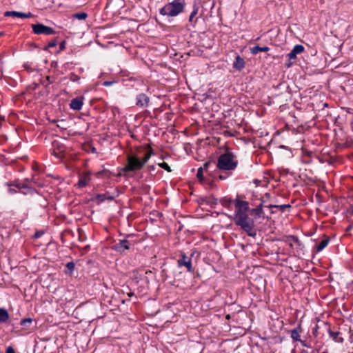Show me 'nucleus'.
<instances>
[{"label":"nucleus","mask_w":353,"mask_h":353,"mask_svg":"<svg viewBox=\"0 0 353 353\" xmlns=\"http://www.w3.org/2000/svg\"><path fill=\"white\" fill-rule=\"evenodd\" d=\"M238 164L234 155L230 152H226L219 156L216 166L223 170H233Z\"/></svg>","instance_id":"3"},{"label":"nucleus","mask_w":353,"mask_h":353,"mask_svg":"<svg viewBox=\"0 0 353 353\" xmlns=\"http://www.w3.org/2000/svg\"><path fill=\"white\" fill-rule=\"evenodd\" d=\"M57 45V42L56 41H52V42H50L48 45V48H53L54 46H56Z\"/></svg>","instance_id":"36"},{"label":"nucleus","mask_w":353,"mask_h":353,"mask_svg":"<svg viewBox=\"0 0 353 353\" xmlns=\"http://www.w3.org/2000/svg\"><path fill=\"white\" fill-rule=\"evenodd\" d=\"M234 221L236 225L240 226L249 236H254L256 235V232H253L254 221L249 218L248 214L240 217L234 218Z\"/></svg>","instance_id":"4"},{"label":"nucleus","mask_w":353,"mask_h":353,"mask_svg":"<svg viewBox=\"0 0 353 353\" xmlns=\"http://www.w3.org/2000/svg\"><path fill=\"white\" fill-rule=\"evenodd\" d=\"M35 236H36V237H39V236H40V234L37 233V234H35Z\"/></svg>","instance_id":"41"},{"label":"nucleus","mask_w":353,"mask_h":353,"mask_svg":"<svg viewBox=\"0 0 353 353\" xmlns=\"http://www.w3.org/2000/svg\"><path fill=\"white\" fill-rule=\"evenodd\" d=\"M234 205L236 209L234 218L240 217L248 214L247 212L249 210V203L248 201L236 198L234 199Z\"/></svg>","instance_id":"5"},{"label":"nucleus","mask_w":353,"mask_h":353,"mask_svg":"<svg viewBox=\"0 0 353 353\" xmlns=\"http://www.w3.org/2000/svg\"><path fill=\"white\" fill-rule=\"evenodd\" d=\"M9 319V314L6 310L0 308V323H5Z\"/></svg>","instance_id":"22"},{"label":"nucleus","mask_w":353,"mask_h":353,"mask_svg":"<svg viewBox=\"0 0 353 353\" xmlns=\"http://www.w3.org/2000/svg\"><path fill=\"white\" fill-rule=\"evenodd\" d=\"M66 267L70 272H72L74 268V264L73 262H69L66 264Z\"/></svg>","instance_id":"33"},{"label":"nucleus","mask_w":353,"mask_h":353,"mask_svg":"<svg viewBox=\"0 0 353 353\" xmlns=\"http://www.w3.org/2000/svg\"><path fill=\"white\" fill-rule=\"evenodd\" d=\"M304 49L305 48L302 45L297 44L294 46L293 49L288 54V57L290 59H295L296 58V55L303 52Z\"/></svg>","instance_id":"15"},{"label":"nucleus","mask_w":353,"mask_h":353,"mask_svg":"<svg viewBox=\"0 0 353 353\" xmlns=\"http://www.w3.org/2000/svg\"><path fill=\"white\" fill-rule=\"evenodd\" d=\"M299 328L300 326H299L297 328L291 330V338L294 341H300L303 345L307 346L304 341H302L300 339V331L299 330Z\"/></svg>","instance_id":"16"},{"label":"nucleus","mask_w":353,"mask_h":353,"mask_svg":"<svg viewBox=\"0 0 353 353\" xmlns=\"http://www.w3.org/2000/svg\"><path fill=\"white\" fill-rule=\"evenodd\" d=\"M32 30L34 34H54L55 31L53 28L44 26L41 23L32 25Z\"/></svg>","instance_id":"6"},{"label":"nucleus","mask_w":353,"mask_h":353,"mask_svg":"<svg viewBox=\"0 0 353 353\" xmlns=\"http://www.w3.org/2000/svg\"><path fill=\"white\" fill-rule=\"evenodd\" d=\"M61 124L57 125V127H61Z\"/></svg>","instance_id":"45"},{"label":"nucleus","mask_w":353,"mask_h":353,"mask_svg":"<svg viewBox=\"0 0 353 353\" xmlns=\"http://www.w3.org/2000/svg\"><path fill=\"white\" fill-rule=\"evenodd\" d=\"M74 17L79 20H85L88 17V14L85 12H78L74 14Z\"/></svg>","instance_id":"25"},{"label":"nucleus","mask_w":353,"mask_h":353,"mask_svg":"<svg viewBox=\"0 0 353 353\" xmlns=\"http://www.w3.org/2000/svg\"><path fill=\"white\" fill-rule=\"evenodd\" d=\"M302 353H307L306 351H303Z\"/></svg>","instance_id":"44"},{"label":"nucleus","mask_w":353,"mask_h":353,"mask_svg":"<svg viewBox=\"0 0 353 353\" xmlns=\"http://www.w3.org/2000/svg\"><path fill=\"white\" fill-rule=\"evenodd\" d=\"M245 66V61L243 58H241L239 55L236 56V60L233 63V67L238 70H241Z\"/></svg>","instance_id":"17"},{"label":"nucleus","mask_w":353,"mask_h":353,"mask_svg":"<svg viewBox=\"0 0 353 353\" xmlns=\"http://www.w3.org/2000/svg\"><path fill=\"white\" fill-rule=\"evenodd\" d=\"M149 101V97L145 94H140L137 97V105L141 108L147 107Z\"/></svg>","instance_id":"13"},{"label":"nucleus","mask_w":353,"mask_h":353,"mask_svg":"<svg viewBox=\"0 0 353 353\" xmlns=\"http://www.w3.org/2000/svg\"><path fill=\"white\" fill-rule=\"evenodd\" d=\"M330 242V239L328 237H325L323 240L321 241V242L316 245V252H321L322 251L327 245H328Z\"/></svg>","instance_id":"19"},{"label":"nucleus","mask_w":353,"mask_h":353,"mask_svg":"<svg viewBox=\"0 0 353 353\" xmlns=\"http://www.w3.org/2000/svg\"><path fill=\"white\" fill-rule=\"evenodd\" d=\"M159 165L165 170L166 171L168 172H171V169H170V167L168 165V163H165V162H163V163H159Z\"/></svg>","instance_id":"29"},{"label":"nucleus","mask_w":353,"mask_h":353,"mask_svg":"<svg viewBox=\"0 0 353 353\" xmlns=\"http://www.w3.org/2000/svg\"><path fill=\"white\" fill-rule=\"evenodd\" d=\"M131 243L126 239L121 240L119 242L114 245V248L116 251L123 252L125 250H129Z\"/></svg>","instance_id":"10"},{"label":"nucleus","mask_w":353,"mask_h":353,"mask_svg":"<svg viewBox=\"0 0 353 353\" xmlns=\"http://www.w3.org/2000/svg\"><path fill=\"white\" fill-rule=\"evenodd\" d=\"M5 119V117L3 116L0 115V122L1 121H3Z\"/></svg>","instance_id":"38"},{"label":"nucleus","mask_w":353,"mask_h":353,"mask_svg":"<svg viewBox=\"0 0 353 353\" xmlns=\"http://www.w3.org/2000/svg\"><path fill=\"white\" fill-rule=\"evenodd\" d=\"M91 177L90 174L89 172H86L83 174L79 179L77 186L79 188H83L85 187L89 182L90 181Z\"/></svg>","instance_id":"14"},{"label":"nucleus","mask_w":353,"mask_h":353,"mask_svg":"<svg viewBox=\"0 0 353 353\" xmlns=\"http://www.w3.org/2000/svg\"><path fill=\"white\" fill-rule=\"evenodd\" d=\"M61 124L57 125V127H61Z\"/></svg>","instance_id":"46"},{"label":"nucleus","mask_w":353,"mask_h":353,"mask_svg":"<svg viewBox=\"0 0 353 353\" xmlns=\"http://www.w3.org/2000/svg\"><path fill=\"white\" fill-rule=\"evenodd\" d=\"M319 328V326L318 325H316L312 330V334L315 338H316L319 335V332H318Z\"/></svg>","instance_id":"31"},{"label":"nucleus","mask_w":353,"mask_h":353,"mask_svg":"<svg viewBox=\"0 0 353 353\" xmlns=\"http://www.w3.org/2000/svg\"><path fill=\"white\" fill-rule=\"evenodd\" d=\"M265 203V200H261V203L256 208L252 209L251 212L256 216H261L263 214V207Z\"/></svg>","instance_id":"18"},{"label":"nucleus","mask_w":353,"mask_h":353,"mask_svg":"<svg viewBox=\"0 0 353 353\" xmlns=\"http://www.w3.org/2000/svg\"><path fill=\"white\" fill-rule=\"evenodd\" d=\"M152 154L153 150L150 147H148V148L145 150L143 158L136 154L128 155L127 157V164L123 168V171L127 172L140 170Z\"/></svg>","instance_id":"1"},{"label":"nucleus","mask_w":353,"mask_h":353,"mask_svg":"<svg viewBox=\"0 0 353 353\" xmlns=\"http://www.w3.org/2000/svg\"><path fill=\"white\" fill-rule=\"evenodd\" d=\"M65 151V146L58 141L52 142V154L58 159L63 157Z\"/></svg>","instance_id":"7"},{"label":"nucleus","mask_w":353,"mask_h":353,"mask_svg":"<svg viewBox=\"0 0 353 353\" xmlns=\"http://www.w3.org/2000/svg\"><path fill=\"white\" fill-rule=\"evenodd\" d=\"M261 200H265V202L268 200H270V194L269 193H265L264 196L262 197Z\"/></svg>","instance_id":"34"},{"label":"nucleus","mask_w":353,"mask_h":353,"mask_svg":"<svg viewBox=\"0 0 353 353\" xmlns=\"http://www.w3.org/2000/svg\"><path fill=\"white\" fill-rule=\"evenodd\" d=\"M312 353H318V350H312Z\"/></svg>","instance_id":"40"},{"label":"nucleus","mask_w":353,"mask_h":353,"mask_svg":"<svg viewBox=\"0 0 353 353\" xmlns=\"http://www.w3.org/2000/svg\"><path fill=\"white\" fill-rule=\"evenodd\" d=\"M270 50V48L268 46L260 47L259 46H255L253 48H250V52L252 54H256L259 52H268Z\"/></svg>","instance_id":"21"},{"label":"nucleus","mask_w":353,"mask_h":353,"mask_svg":"<svg viewBox=\"0 0 353 353\" xmlns=\"http://www.w3.org/2000/svg\"><path fill=\"white\" fill-rule=\"evenodd\" d=\"M68 78L73 82H79L80 81V77L74 73L70 74Z\"/></svg>","instance_id":"26"},{"label":"nucleus","mask_w":353,"mask_h":353,"mask_svg":"<svg viewBox=\"0 0 353 353\" xmlns=\"http://www.w3.org/2000/svg\"><path fill=\"white\" fill-rule=\"evenodd\" d=\"M83 97H76L73 99L70 104V107L71 109L74 110H80L82 108L83 104Z\"/></svg>","instance_id":"11"},{"label":"nucleus","mask_w":353,"mask_h":353,"mask_svg":"<svg viewBox=\"0 0 353 353\" xmlns=\"http://www.w3.org/2000/svg\"><path fill=\"white\" fill-rule=\"evenodd\" d=\"M198 11H199V7L196 5H194L193 7V10L190 15V18H189L190 21H192V19L197 14Z\"/></svg>","instance_id":"27"},{"label":"nucleus","mask_w":353,"mask_h":353,"mask_svg":"<svg viewBox=\"0 0 353 353\" xmlns=\"http://www.w3.org/2000/svg\"><path fill=\"white\" fill-rule=\"evenodd\" d=\"M185 5V0H174L165 4L159 12L161 15L176 17L183 11Z\"/></svg>","instance_id":"2"},{"label":"nucleus","mask_w":353,"mask_h":353,"mask_svg":"<svg viewBox=\"0 0 353 353\" xmlns=\"http://www.w3.org/2000/svg\"><path fill=\"white\" fill-rule=\"evenodd\" d=\"M32 319H30V318L24 319L21 320V325H26L27 323H32Z\"/></svg>","instance_id":"32"},{"label":"nucleus","mask_w":353,"mask_h":353,"mask_svg":"<svg viewBox=\"0 0 353 353\" xmlns=\"http://www.w3.org/2000/svg\"><path fill=\"white\" fill-rule=\"evenodd\" d=\"M254 182L256 184V185H258L260 181L258 180H254Z\"/></svg>","instance_id":"39"},{"label":"nucleus","mask_w":353,"mask_h":353,"mask_svg":"<svg viewBox=\"0 0 353 353\" xmlns=\"http://www.w3.org/2000/svg\"><path fill=\"white\" fill-rule=\"evenodd\" d=\"M220 179H225L223 176H220Z\"/></svg>","instance_id":"42"},{"label":"nucleus","mask_w":353,"mask_h":353,"mask_svg":"<svg viewBox=\"0 0 353 353\" xmlns=\"http://www.w3.org/2000/svg\"><path fill=\"white\" fill-rule=\"evenodd\" d=\"M226 318L229 319L230 318V315H227Z\"/></svg>","instance_id":"43"},{"label":"nucleus","mask_w":353,"mask_h":353,"mask_svg":"<svg viewBox=\"0 0 353 353\" xmlns=\"http://www.w3.org/2000/svg\"><path fill=\"white\" fill-rule=\"evenodd\" d=\"M196 176L197 178L200 180V181H202L203 179V168L201 167L198 169L197 170V174H196Z\"/></svg>","instance_id":"30"},{"label":"nucleus","mask_w":353,"mask_h":353,"mask_svg":"<svg viewBox=\"0 0 353 353\" xmlns=\"http://www.w3.org/2000/svg\"><path fill=\"white\" fill-rule=\"evenodd\" d=\"M212 165H216V163L214 161H208V162H205L203 164V170H205V171L208 172L209 168Z\"/></svg>","instance_id":"28"},{"label":"nucleus","mask_w":353,"mask_h":353,"mask_svg":"<svg viewBox=\"0 0 353 353\" xmlns=\"http://www.w3.org/2000/svg\"><path fill=\"white\" fill-rule=\"evenodd\" d=\"M179 267H186L188 272H192V260L188 257L185 254H182L181 257L177 261Z\"/></svg>","instance_id":"8"},{"label":"nucleus","mask_w":353,"mask_h":353,"mask_svg":"<svg viewBox=\"0 0 353 353\" xmlns=\"http://www.w3.org/2000/svg\"><path fill=\"white\" fill-rule=\"evenodd\" d=\"M114 196H112V195H108L107 194H98V195L97 196V199L99 201H101V202H102V201H105V200H106V199H108V200H113V199H114Z\"/></svg>","instance_id":"23"},{"label":"nucleus","mask_w":353,"mask_h":353,"mask_svg":"<svg viewBox=\"0 0 353 353\" xmlns=\"http://www.w3.org/2000/svg\"><path fill=\"white\" fill-rule=\"evenodd\" d=\"M4 16L19 17V18H30L32 17V14L31 12L24 13V12H17V11H7L4 13Z\"/></svg>","instance_id":"12"},{"label":"nucleus","mask_w":353,"mask_h":353,"mask_svg":"<svg viewBox=\"0 0 353 353\" xmlns=\"http://www.w3.org/2000/svg\"><path fill=\"white\" fill-rule=\"evenodd\" d=\"M111 84H112V82H110V81H105L103 83V85L105 86L110 85Z\"/></svg>","instance_id":"37"},{"label":"nucleus","mask_w":353,"mask_h":353,"mask_svg":"<svg viewBox=\"0 0 353 353\" xmlns=\"http://www.w3.org/2000/svg\"><path fill=\"white\" fill-rule=\"evenodd\" d=\"M220 203L223 207L230 209L232 205H234V199H231L228 197H224L220 200Z\"/></svg>","instance_id":"20"},{"label":"nucleus","mask_w":353,"mask_h":353,"mask_svg":"<svg viewBox=\"0 0 353 353\" xmlns=\"http://www.w3.org/2000/svg\"><path fill=\"white\" fill-rule=\"evenodd\" d=\"M6 353H15V352L12 347H8L6 350Z\"/></svg>","instance_id":"35"},{"label":"nucleus","mask_w":353,"mask_h":353,"mask_svg":"<svg viewBox=\"0 0 353 353\" xmlns=\"http://www.w3.org/2000/svg\"><path fill=\"white\" fill-rule=\"evenodd\" d=\"M324 326L327 327V332L330 336L335 342L336 343H342L343 341V338L341 336V333L339 331H332L327 325V323H323Z\"/></svg>","instance_id":"9"},{"label":"nucleus","mask_w":353,"mask_h":353,"mask_svg":"<svg viewBox=\"0 0 353 353\" xmlns=\"http://www.w3.org/2000/svg\"><path fill=\"white\" fill-rule=\"evenodd\" d=\"M265 207H267L268 208H279V209H280L281 210H284L285 208H290V205H273V204H270L268 205H266Z\"/></svg>","instance_id":"24"}]
</instances>
